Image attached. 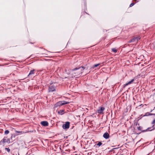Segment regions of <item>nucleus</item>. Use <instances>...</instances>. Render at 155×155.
Masks as SVG:
<instances>
[{"label":"nucleus","instance_id":"nucleus-1","mask_svg":"<svg viewBox=\"0 0 155 155\" xmlns=\"http://www.w3.org/2000/svg\"><path fill=\"white\" fill-rule=\"evenodd\" d=\"M84 67H79L78 68H75L72 70L70 71L72 75V77H76L75 78H78V76L80 75L82 72V71L84 69Z\"/></svg>","mask_w":155,"mask_h":155},{"label":"nucleus","instance_id":"nucleus-2","mask_svg":"<svg viewBox=\"0 0 155 155\" xmlns=\"http://www.w3.org/2000/svg\"><path fill=\"white\" fill-rule=\"evenodd\" d=\"M70 123L69 122H66L62 125V127L64 129H68L69 127Z\"/></svg>","mask_w":155,"mask_h":155},{"label":"nucleus","instance_id":"nucleus-3","mask_svg":"<svg viewBox=\"0 0 155 155\" xmlns=\"http://www.w3.org/2000/svg\"><path fill=\"white\" fill-rule=\"evenodd\" d=\"M9 140L7 138V137H4L3 139L1 140V144H4L5 143L9 142Z\"/></svg>","mask_w":155,"mask_h":155},{"label":"nucleus","instance_id":"nucleus-4","mask_svg":"<svg viewBox=\"0 0 155 155\" xmlns=\"http://www.w3.org/2000/svg\"><path fill=\"white\" fill-rule=\"evenodd\" d=\"M55 90V87L53 85L49 86V92H53Z\"/></svg>","mask_w":155,"mask_h":155},{"label":"nucleus","instance_id":"nucleus-5","mask_svg":"<svg viewBox=\"0 0 155 155\" xmlns=\"http://www.w3.org/2000/svg\"><path fill=\"white\" fill-rule=\"evenodd\" d=\"M35 70H33L31 71L28 75L29 78H32L34 74Z\"/></svg>","mask_w":155,"mask_h":155},{"label":"nucleus","instance_id":"nucleus-6","mask_svg":"<svg viewBox=\"0 0 155 155\" xmlns=\"http://www.w3.org/2000/svg\"><path fill=\"white\" fill-rule=\"evenodd\" d=\"M104 110L103 107H100L97 110V112L99 114H102Z\"/></svg>","mask_w":155,"mask_h":155},{"label":"nucleus","instance_id":"nucleus-7","mask_svg":"<svg viewBox=\"0 0 155 155\" xmlns=\"http://www.w3.org/2000/svg\"><path fill=\"white\" fill-rule=\"evenodd\" d=\"M62 105V102H61V101H60L58 102L55 104L54 107H57L58 106H60Z\"/></svg>","mask_w":155,"mask_h":155},{"label":"nucleus","instance_id":"nucleus-8","mask_svg":"<svg viewBox=\"0 0 155 155\" xmlns=\"http://www.w3.org/2000/svg\"><path fill=\"white\" fill-rule=\"evenodd\" d=\"M103 137L105 139H107L109 137V135L108 133L106 132L104 134Z\"/></svg>","mask_w":155,"mask_h":155},{"label":"nucleus","instance_id":"nucleus-9","mask_svg":"<svg viewBox=\"0 0 155 155\" xmlns=\"http://www.w3.org/2000/svg\"><path fill=\"white\" fill-rule=\"evenodd\" d=\"M41 125L44 126H46L48 125V123L47 121H43L41 122Z\"/></svg>","mask_w":155,"mask_h":155},{"label":"nucleus","instance_id":"nucleus-10","mask_svg":"<svg viewBox=\"0 0 155 155\" xmlns=\"http://www.w3.org/2000/svg\"><path fill=\"white\" fill-rule=\"evenodd\" d=\"M134 79H132L131 81H129L127 83L124 84V87H125L127 86V85H129L130 84L133 82H134Z\"/></svg>","mask_w":155,"mask_h":155},{"label":"nucleus","instance_id":"nucleus-11","mask_svg":"<svg viewBox=\"0 0 155 155\" xmlns=\"http://www.w3.org/2000/svg\"><path fill=\"white\" fill-rule=\"evenodd\" d=\"M64 112V110H60L58 111V113L60 114H63Z\"/></svg>","mask_w":155,"mask_h":155},{"label":"nucleus","instance_id":"nucleus-12","mask_svg":"<svg viewBox=\"0 0 155 155\" xmlns=\"http://www.w3.org/2000/svg\"><path fill=\"white\" fill-rule=\"evenodd\" d=\"M136 42V39L135 38H133L131 40H130V41H129V42L130 43L132 42Z\"/></svg>","mask_w":155,"mask_h":155},{"label":"nucleus","instance_id":"nucleus-13","mask_svg":"<svg viewBox=\"0 0 155 155\" xmlns=\"http://www.w3.org/2000/svg\"><path fill=\"white\" fill-rule=\"evenodd\" d=\"M61 101V102H62V105L68 104L69 103V102H66L65 101Z\"/></svg>","mask_w":155,"mask_h":155},{"label":"nucleus","instance_id":"nucleus-14","mask_svg":"<svg viewBox=\"0 0 155 155\" xmlns=\"http://www.w3.org/2000/svg\"><path fill=\"white\" fill-rule=\"evenodd\" d=\"M151 114L149 112H147L145 113V114L143 115V116H148L149 115H151Z\"/></svg>","mask_w":155,"mask_h":155},{"label":"nucleus","instance_id":"nucleus-15","mask_svg":"<svg viewBox=\"0 0 155 155\" xmlns=\"http://www.w3.org/2000/svg\"><path fill=\"white\" fill-rule=\"evenodd\" d=\"M135 38L136 39V42H137L140 38V36H138V37H135Z\"/></svg>","mask_w":155,"mask_h":155},{"label":"nucleus","instance_id":"nucleus-16","mask_svg":"<svg viewBox=\"0 0 155 155\" xmlns=\"http://www.w3.org/2000/svg\"><path fill=\"white\" fill-rule=\"evenodd\" d=\"M9 133V131L8 130H6L5 131V134L6 135L8 134Z\"/></svg>","mask_w":155,"mask_h":155},{"label":"nucleus","instance_id":"nucleus-17","mask_svg":"<svg viewBox=\"0 0 155 155\" xmlns=\"http://www.w3.org/2000/svg\"><path fill=\"white\" fill-rule=\"evenodd\" d=\"M112 50L113 52L114 53H116L117 52V50L115 48H112Z\"/></svg>","mask_w":155,"mask_h":155},{"label":"nucleus","instance_id":"nucleus-18","mask_svg":"<svg viewBox=\"0 0 155 155\" xmlns=\"http://www.w3.org/2000/svg\"><path fill=\"white\" fill-rule=\"evenodd\" d=\"M102 144V143L101 142H99L97 144V145L99 146H101Z\"/></svg>","mask_w":155,"mask_h":155},{"label":"nucleus","instance_id":"nucleus-19","mask_svg":"<svg viewBox=\"0 0 155 155\" xmlns=\"http://www.w3.org/2000/svg\"><path fill=\"white\" fill-rule=\"evenodd\" d=\"M99 65H100L99 64H95L94 65V67H97Z\"/></svg>","mask_w":155,"mask_h":155},{"label":"nucleus","instance_id":"nucleus-20","mask_svg":"<svg viewBox=\"0 0 155 155\" xmlns=\"http://www.w3.org/2000/svg\"><path fill=\"white\" fill-rule=\"evenodd\" d=\"M5 149L8 152H9L10 151V149L9 148H5Z\"/></svg>","mask_w":155,"mask_h":155},{"label":"nucleus","instance_id":"nucleus-21","mask_svg":"<svg viewBox=\"0 0 155 155\" xmlns=\"http://www.w3.org/2000/svg\"><path fill=\"white\" fill-rule=\"evenodd\" d=\"M134 4L133 3H131L130 5V7H131L132 6H133L134 5Z\"/></svg>","mask_w":155,"mask_h":155},{"label":"nucleus","instance_id":"nucleus-22","mask_svg":"<svg viewBox=\"0 0 155 155\" xmlns=\"http://www.w3.org/2000/svg\"><path fill=\"white\" fill-rule=\"evenodd\" d=\"M152 124H155V119L154 120L152 123Z\"/></svg>","mask_w":155,"mask_h":155},{"label":"nucleus","instance_id":"nucleus-23","mask_svg":"<svg viewBox=\"0 0 155 155\" xmlns=\"http://www.w3.org/2000/svg\"><path fill=\"white\" fill-rule=\"evenodd\" d=\"M15 132L16 133H21L22 132H20V131H16Z\"/></svg>","mask_w":155,"mask_h":155},{"label":"nucleus","instance_id":"nucleus-24","mask_svg":"<svg viewBox=\"0 0 155 155\" xmlns=\"http://www.w3.org/2000/svg\"><path fill=\"white\" fill-rule=\"evenodd\" d=\"M138 129L139 130H140L141 129V127H138Z\"/></svg>","mask_w":155,"mask_h":155},{"label":"nucleus","instance_id":"nucleus-25","mask_svg":"<svg viewBox=\"0 0 155 155\" xmlns=\"http://www.w3.org/2000/svg\"><path fill=\"white\" fill-rule=\"evenodd\" d=\"M150 115H154L155 117V114H151Z\"/></svg>","mask_w":155,"mask_h":155},{"label":"nucleus","instance_id":"nucleus-26","mask_svg":"<svg viewBox=\"0 0 155 155\" xmlns=\"http://www.w3.org/2000/svg\"><path fill=\"white\" fill-rule=\"evenodd\" d=\"M150 115H154L155 117V114H151Z\"/></svg>","mask_w":155,"mask_h":155},{"label":"nucleus","instance_id":"nucleus-27","mask_svg":"<svg viewBox=\"0 0 155 155\" xmlns=\"http://www.w3.org/2000/svg\"><path fill=\"white\" fill-rule=\"evenodd\" d=\"M143 106V105L142 104H141L140 105V106Z\"/></svg>","mask_w":155,"mask_h":155},{"label":"nucleus","instance_id":"nucleus-28","mask_svg":"<svg viewBox=\"0 0 155 155\" xmlns=\"http://www.w3.org/2000/svg\"><path fill=\"white\" fill-rule=\"evenodd\" d=\"M68 73V72H67V73Z\"/></svg>","mask_w":155,"mask_h":155},{"label":"nucleus","instance_id":"nucleus-29","mask_svg":"<svg viewBox=\"0 0 155 155\" xmlns=\"http://www.w3.org/2000/svg\"><path fill=\"white\" fill-rule=\"evenodd\" d=\"M127 108H128V107H127Z\"/></svg>","mask_w":155,"mask_h":155}]
</instances>
